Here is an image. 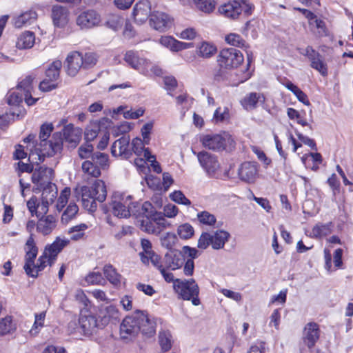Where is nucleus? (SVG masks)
I'll return each instance as SVG.
<instances>
[{"label":"nucleus","mask_w":353,"mask_h":353,"mask_svg":"<svg viewBox=\"0 0 353 353\" xmlns=\"http://www.w3.org/2000/svg\"><path fill=\"white\" fill-rule=\"evenodd\" d=\"M88 226L85 223H81L68 229V233L70 234V239L73 241H78L85 235V231Z\"/></svg>","instance_id":"09e8293b"},{"label":"nucleus","mask_w":353,"mask_h":353,"mask_svg":"<svg viewBox=\"0 0 353 353\" xmlns=\"http://www.w3.org/2000/svg\"><path fill=\"white\" fill-rule=\"evenodd\" d=\"M81 168L83 173L89 176L97 178L101 175L99 166L96 165L92 160L83 161L81 165Z\"/></svg>","instance_id":"79ce46f5"},{"label":"nucleus","mask_w":353,"mask_h":353,"mask_svg":"<svg viewBox=\"0 0 353 353\" xmlns=\"http://www.w3.org/2000/svg\"><path fill=\"white\" fill-rule=\"evenodd\" d=\"M193 4L198 10L206 14L212 12L216 6L214 0H196Z\"/></svg>","instance_id":"8fccbe9b"},{"label":"nucleus","mask_w":353,"mask_h":353,"mask_svg":"<svg viewBox=\"0 0 353 353\" xmlns=\"http://www.w3.org/2000/svg\"><path fill=\"white\" fill-rule=\"evenodd\" d=\"M173 288L179 298L185 301H191L192 303L196 306L200 305L201 302L199 299V288L194 279L183 280L176 279L174 281Z\"/></svg>","instance_id":"7ed1b4c3"},{"label":"nucleus","mask_w":353,"mask_h":353,"mask_svg":"<svg viewBox=\"0 0 353 353\" xmlns=\"http://www.w3.org/2000/svg\"><path fill=\"white\" fill-rule=\"evenodd\" d=\"M57 195V190H51L50 191H48L47 189L43 190L42 201L41 202H39L37 205L36 216L38 218L45 216L44 215L48 211L49 205L54 202Z\"/></svg>","instance_id":"393cba45"},{"label":"nucleus","mask_w":353,"mask_h":353,"mask_svg":"<svg viewBox=\"0 0 353 353\" xmlns=\"http://www.w3.org/2000/svg\"><path fill=\"white\" fill-rule=\"evenodd\" d=\"M197 158L201 166L209 176L219 177L221 167L215 155L202 151L197 154Z\"/></svg>","instance_id":"1a4fd4ad"},{"label":"nucleus","mask_w":353,"mask_h":353,"mask_svg":"<svg viewBox=\"0 0 353 353\" xmlns=\"http://www.w3.org/2000/svg\"><path fill=\"white\" fill-rule=\"evenodd\" d=\"M78 211V206L74 203H70L61 215V223L65 225L68 224L71 220L75 218Z\"/></svg>","instance_id":"c03bdc74"},{"label":"nucleus","mask_w":353,"mask_h":353,"mask_svg":"<svg viewBox=\"0 0 353 353\" xmlns=\"http://www.w3.org/2000/svg\"><path fill=\"white\" fill-rule=\"evenodd\" d=\"M61 68L62 62L60 60H55L48 65L44 78L39 82L38 88H56L60 78Z\"/></svg>","instance_id":"6e6552de"},{"label":"nucleus","mask_w":353,"mask_h":353,"mask_svg":"<svg viewBox=\"0 0 353 353\" xmlns=\"http://www.w3.org/2000/svg\"><path fill=\"white\" fill-rule=\"evenodd\" d=\"M230 236L228 232L222 230L211 233L203 232L198 240L197 247L199 249L205 250L211 245L214 250H220L223 248Z\"/></svg>","instance_id":"20e7f679"},{"label":"nucleus","mask_w":353,"mask_h":353,"mask_svg":"<svg viewBox=\"0 0 353 353\" xmlns=\"http://www.w3.org/2000/svg\"><path fill=\"white\" fill-rule=\"evenodd\" d=\"M139 317L137 316V312L131 316H126L122 321L120 326L121 334L123 338L134 336L139 332L138 322Z\"/></svg>","instance_id":"6ab92c4d"},{"label":"nucleus","mask_w":353,"mask_h":353,"mask_svg":"<svg viewBox=\"0 0 353 353\" xmlns=\"http://www.w3.org/2000/svg\"><path fill=\"white\" fill-rule=\"evenodd\" d=\"M37 79V74L32 73L23 79H19L14 88H30L32 86L33 82Z\"/></svg>","instance_id":"052dcab7"},{"label":"nucleus","mask_w":353,"mask_h":353,"mask_svg":"<svg viewBox=\"0 0 353 353\" xmlns=\"http://www.w3.org/2000/svg\"><path fill=\"white\" fill-rule=\"evenodd\" d=\"M118 316L119 311L117 308L112 305L101 308L99 312V317L103 326L108 324L112 319H117Z\"/></svg>","instance_id":"f704fd0d"},{"label":"nucleus","mask_w":353,"mask_h":353,"mask_svg":"<svg viewBox=\"0 0 353 353\" xmlns=\"http://www.w3.org/2000/svg\"><path fill=\"white\" fill-rule=\"evenodd\" d=\"M103 274L108 281L113 285L117 286L121 284L122 276L117 272L110 264H106L103 268Z\"/></svg>","instance_id":"e433bc0d"},{"label":"nucleus","mask_w":353,"mask_h":353,"mask_svg":"<svg viewBox=\"0 0 353 353\" xmlns=\"http://www.w3.org/2000/svg\"><path fill=\"white\" fill-rule=\"evenodd\" d=\"M100 21V15L94 10H88L81 12L76 19V23L81 29L92 28L97 26Z\"/></svg>","instance_id":"4468645a"},{"label":"nucleus","mask_w":353,"mask_h":353,"mask_svg":"<svg viewBox=\"0 0 353 353\" xmlns=\"http://www.w3.org/2000/svg\"><path fill=\"white\" fill-rule=\"evenodd\" d=\"M53 129L52 123H43L40 127L39 143H36L34 149L31 150L29 155L32 163L38 165L44 161L46 156L52 157L62 150L63 139L61 134H54L51 139L48 141Z\"/></svg>","instance_id":"f257e3e1"},{"label":"nucleus","mask_w":353,"mask_h":353,"mask_svg":"<svg viewBox=\"0 0 353 353\" xmlns=\"http://www.w3.org/2000/svg\"><path fill=\"white\" fill-rule=\"evenodd\" d=\"M91 160L101 168H105L108 165V155L105 153L97 152L92 155Z\"/></svg>","instance_id":"bf43d9fd"},{"label":"nucleus","mask_w":353,"mask_h":353,"mask_svg":"<svg viewBox=\"0 0 353 353\" xmlns=\"http://www.w3.org/2000/svg\"><path fill=\"white\" fill-rule=\"evenodd\" d=\"M56 259H52V256L50 255L49 251L44 250L43 254L39 258L37 265L33 264L31 267V272L35 275H29L32 277H37L39 272L43 270L48 265H52Z\"/></svg>","instance_id":"7c9ffc66"},{"label":"nucleus","mask_w":353,"mask_h":353,"mask_svg":"<svg viewBox=\"0 0 353 353\" xmlns=\"http://www.w3.org/2000/svg\"><path fill=\"white\" fill-rule=\"evenodd\" d=\"M194 233L193 227L189 223H184L180 225L177 229V234L181 239H190Z\"/></svg>","instance_id":"4d7b16f0"},{"label":"nucleus","mask_w":353,"mask_h":353,"mask_svg":"<svg viewBox=\"0 0 353 353\" xmlns=\"http://www.w3.org/2000/svg\"><path fill=\"white\" fill-rule=\"evenodd\" d=\"M264 97L259 93L251 92L248 96L241 100V104L246 110L255 108L259 101H263Z\"/></svg>","instance_id":"37998d69"},{"label":"nucleus","mask_w":353,"mask_h":353,"mask_svg":"<svg viewBox=\"0 0 353 353\" xmlns=\"http://www.w3.org/2000/svg\"><path fill=\"white\" fill-rule=\"evenodd\" d=\"M101 126L99 122H91L85 128L84 136L87 142L93 141L100 132Z\"/></svg>","instance_id":"49530a36"},{"label":"nucleus","mask_w":353,"mask_h":353,"mask_svg":"<svg viewBox=\"0 0 353 353\" xmlns=\"http://www.w3.org/2000/svg\"><path fill=\"white\" fill-rule=\"evenodd\" d=\"M241 3H242L241 0L229 1L221 5L218 8V12L226 18L237 19L242 13Z\"/></svg>","instance_id":"aec40b11"},{"label":"nucleus","mask_w":353,"mask_h":353,"mask_svg":"<svg viewBox=\"0 0 353 353\" xmlns=\"http://www.w3.org/2000/svg\"><path fill=\"white\" fill-rule=\"evenodd\" d=\"M201 141L205 148L214 151L223 150L228 145H232L234 143L232 136L228 132L206 134L202 137Z\"/></svg>","instance_id":"423d86ee"},{"label":"nucleus","mask_w":353,"mask_h":353,"mask_svg":"<svg viewBox=\"0 0 353 353\" xmlns=\"http://www.w3.org/2000/svg\"><path fill=\"white\" fill-rule=\"evenodd\" d=\"M66 72L69 76L74 77L83 69L82 53L78 51L71 52L65 60Z\"/></svg>","instance_id":"412c9836"},{"label":"nucleus","mask_w":353,"mask_h":353,"mask_svg":"<svg viewBox=\"0 0 353 353\" xmlns=\"http://www.w3.org/2000/svg\"><path fill=\"white\" fill-rule=\"evenodd\" d=\"M333 226L332 222L327 223H318L312 228L310 236L316 239H322L332 233Z\"/></svg>","instance_id":"473e14b6"},{"label":"nucleus","mask_w":353,"mask_h":353,"mask_svg":"<svg viewBox=\"0 0 353 353\" xmlns=\"http://www.w3.org/2000/svg\"><path fill=\"white\" fill-rule=\"evenodd\" d=\"M171 23L170 18L165 12L153 11L150 14V26L159 32H165L170 27Z\"/></svg>","instance_id":"a211bd4d"},{"label":"nucleus","mask_w":353,"mask_h":353,"mask_svg":"<svg viewBox=\"0 0 353 353\" xmlns=\"http://www.w3.org/2000/svg\"><path fill=\"white\" fill-rule=\"evenodd\" d=\"M123 23V19L118 16H112L106 21L107 27L115 32L121 28Z\"/></svg>","instance_id":"69168bd1"},{"label":"nucleus","mask_w":353,"mask_h":353,"mask_svg":"<svg viewBox=\"0 0 353 353\" xmlns=\"http://www.w3.org/2000/svg\"><path fill=\"white\" fill-rule=\"evenodd\" d=\"M45 318V312H42L39 314H35L34 322L32 328L30 330V334L32 336H36L39 332L40 330L43 327Z\"/></svg>","instance_id":"864d4df0"},{"label":"nucleus","mask_w":353,"mask_h":353,"mask_svg":"<svg viewBox=\"0 0 353 353\" xmlns=\"http://www.w3.org/2000/svg\"><path fill=\"white\" fill-rule=\"evenodd\" d=\"M216 47L210 43L203 41L196 47V53L199 57L208 59L216 52Z\"/></svg>","instance_id":"58836bf2"},{"label":"nucleus","mask_w":353,"mask_h":353,"mask_svg":"<svg viewBox=\"0 0 353 353\" xmlns=\"http://www.w3.org/2000/svg\"><path fill=\"white\" fill-rule=\"evenodd\" d=\"M80 327L85 335H91L98 328L102 327L101 323H99L94 315H83L79 319Z\"/></svg>","instance_id":"bb28decb"},{"label":"nucleus","mask_w":353,"mask_h":353,"mask_svg":"<svg viewBox=\"0 0 353 353\" xmlns=\"http://www.w3.org/2000/svg\"><path fill=\"white\" fill-rule=\"evenodd\" d=\"M37 13L34 10H26L12 18V24L16 28H21L33 24L37 19Z\"/></svg>","instance_id":"b1692460"},{"label":"nucleus","mask_w":353,"mask_h":353,"mask_svg":"<svg viewBox=\"0 0 353 353\" xmlns=\"http://www.w3.org/2000/svg\"><path fill=\"white\" fill-rule=\"evenodd\" d=\"M17 329L16 324L11 316H6L0 319V336L12 334Z\"/></svg>","instance_id":"ea45409f"},{"label":"nucleus","mask_w":353,"mask_h":353,"mask_svg":"<svg viewBox=\"0 0 353 353\" xmlns=\"http://www.w3.org/2000/svg\"><path fill=\"white\" fill-rule=\"evenodd\" d=\"M184 263V255L181 252L178 250H172L167 252L163 258L165 267L172 270L179 269Z\"/></svg>","instance_id":"5701e85b"},{"label":"nucleus","mask_w":353,"mask_h":353,"mask_svg":"<svg viewBox=\"0 0 353 353\" xmlns=\"http://www.w3.org/2000/svg\"><path fill=\"white\" fill-rule=\"evenodd\" d=\"M88 284L99 285L105 282L102 274L97 272H92L89 273L85 279Z\"/></svg>","instance_id":"774afa93"},{"label":"nucleus","mask_w":353,"mask_h":353,"mask_svg":"<svg viewBox=\"0 0 353 353\" xmlns=\"http://www.w3.org/2000/svg\"><path fill=\"white\" fill-rule=\"evenodd\" d=\"M35 42V34L31 31H25L18 37L16 46L18 49H30L33 47Z\"/></svg>","instance_id":"72a5a7b5"},{"label":"nucleus","mask_w":353,"mask_h":353,"mask_svg":"<svg viewBox=\"0 0 353 353\" xmlns=\"http://www.w3.org/2000/svg\"><path fill=\"white\" fill-rule=\"evenodd\" d=\"M6 103L12 108H16L14 112H18L19 108H23L21 105L23 100V96L21 93L17 91H9L4 99Z\"/></svg>","instance_id":"4c0bfd02"},{"label":"nucleus","mask_w":353,"mask_h":353,"mask_svg":"<svg viewBox=\"0 0 353 353\" xmlns=\"http://www.w3.org/2000/svg\"><path fill=\"white\" fill-rule=\"evenodd\" d=\"M310 65L312 68L317 70L322 76L325 77L327 75L328 72L327 64L323 61L321 57L315 61H312Z\"/></svg>","instance_id":"0e129e2a"},{"label":"nucleus","mask_w":353,"mask_h":353,"mask_svg":"<svg viewBox=\"0 0 353 353\" xmlns=\"http://www.w3.org/2000/svg\"><path fill=\"white\" fill-rule=\"evenodd\" d=\"M70 243V240L63 238L57 237L55 241L50 245L46 247L45 250L49 251L52 259H56L58 254Z\"/></svg>","instance_id":"c9c22d12"},{"label":"nucleus","mask_w":353,"mask_h":353,"mask_svg":"<svg viewBox=\"0 0 353 353\" xmlns=\"http://www.w3.org/2000/svg\"><path fill=\"white\" fill-rule=\"evenodd\" d=\"M246 53H247V68H246V70L243 71L242 72L241 74L243 75V77H241L240 79H239L237 82L234 81L232 83V86H238L239 85V83L246 81L252 76V72L250 71V68L251 63L254 61V57H253V54H252V51L247 50Z\"/></svg>","instance_id":"de8ad7c7"},{"label":"nucleus","mask_w":353,"mask_h":353,"mask_svg":"<svg viewBox=\"0 0 353 353\" xmlns=\"http://www.w3.org/2000/svg\"><path fill=\"white\" fill-rule=\"evenodd\" d=\"M319 338V328L317 323L310 322L306 324L303 332V341L305 344L312 348Z\"/></svg>","instance_id":"cd10ccee"},{"label":"nucleus","mask_w":353,"mask_h":353,"mask_svg":"<svg viewBox=\"0 0 353 353\" xmlns=\"http://www.w3.org/2000/svg\"><path fill=\"white\" fill-rule=\"evenodd\" d=\"M238 175L239 179L245 183H254L258 175V169L256 163H243L238 169Z\"/></svg>","instance_id":"f3484780"},{"label":"nucleus","mask_w":353,"mask_h":353,"mask_svg":"<svg viewBox=\"0 0 353 353\" xmlns=\"http://www.w3.org/2000/svg\"><path fill=\"white\" fill-rule=\"evenodd\" d=\"M63 135L64 139L74 147L81 139L82 130L79 128L74 127L72 124H68L63 128Z\"/></svg>","instance_id":"c756f323"},{"label":"nucleus","mask_w":353,"mask_h":353,"mask_svg":"<svg viewBox=\"0 0 353 353\" xmlns=\"http://www.w3.org/2000/svg\"><path fill=\"white\" fill-rule=\"evenodd\" d=\"M145 144L143 139L135 138L132 141V150L137 157H143L148 161H151L154 156L150 154L148 148H145Z\"/></svg>","instance_id":"2f4dec72"},{"label":"nucleus","mask_w":353,"mask_h":353,"mask_svg":"<svg viewBox=\"0 0 353 353\" xmlns=\"http://www.w3.org/2000/svg\"><path fill=\"white\" fill-rule=\"evenodd\" d=\"M141 245L143 251L139 253V256L143 263H148V257L154 253L152 250V243L149 240L142 239L141 241Z\"/></svg>","instance_id":"3c124183"},{"label":"nucleus","mask_w":353,"mask_h":353,"mask_svg":"<svg viewBox=\"0 0 353 353\" xmlns=\"http://www.w3.org/2000/svg\"><path fill=\"white\" fill-rule=\"evenodd\" d=\"M77 196H81L83 207L89 212H94L97 205L96 201L103 202L107 196L105 183L96 180L91 187L83 185L74 190Z\"/></svg>","instance_id":"f03ea898"},{"label":"nucleus","mask_w":353,"mask_h":353,"mask_svg":"<svg viewBox=\"0 0 353 353\" xmlns=\"http://www.w3.org/2000/svg\"><path fill=\"white\" fill-rule=\"evenodd\" d=\"M53 175V170L46 166L35 168L32 175V181L37 185L38 189H47L48 191L56 190V185L50 182Z\"/></svg>","instance_id":"0eeeda50"},{"label":"nucleus","mask_w":353,"mask_h":353,"mask_svg":"<svg viewBox=\"0 0 353 353\" xmlns=\"http://www.w3.org/2000/svg\"><path fill=\"white\" fill-rule=\"evenodd\" d=\"M141 228L142 230L149 234H159L160 230L157 229L155 222L151 219H143L141 221Z\"/></svg>","instance_id":"5fc2aeb1"},{"label":"nucleus","mask_w":353,"mask_h":353,"mask_svg":"<svg viewBox=\"0 0 353 353\" xmlns=\"http://www.w3.org/2000/svg\"><path fill=\"white\" fill-rule=\"evenodd\" d=\"M159 343L163 352L170 350L172 345V336L168 330H163L159 334Z\"/></svg>","instance_id":"a18cd8bd"},{"label":"nucleus","mask_w":353,"mask_h":353,"mask_svg":"<svg viewBox=\"0 0 353 353\" xmlns=\"http://www.w3.org/2000/svg\"><path fill=\"white\" fill-rule=\"evenodd\" d=\"M152 12L150 2L148 0H141L134 5L132 14L137 23L142 24L150 19Z\"/></svg>","instance_id":"2eb2a0df"},{"label":"nucleus","mask_w":353,"mask_h":353,"mask_svg":"<svg viewBox=\"0 0 353 353\" xmlns=\"http://www.w3.org/2000/svg\"><path fill=\"white\" fill-rule=\"evenodd\" d=\"M178 241L177 236L174 233L167 232L161 238V245L168 249H172Z\"/></svg>","instance_id":"13d9d810"},{"label":"nucleus","mask_w":353,"mask_h":353,"mask_svg":"<svg viewBox=\"0 0 353 353\" xmlns=\"http://www.w3.org/2000/svg\"><path fill=\"white\" fill-rule=\"evenodd\" d=\"M83 69H88L96 65L97 56L93 52L82 53Z\"/></svg>","instance_id":"6e6d98bb"},{"label":"nucleus","mask_w":353,"mask_h":353,"mask_svg":"<svg viewBox=\"0 0 353 353\" xmlns=\"http://www.w3.org/2000/svg\"><path fill=\"white\" fill-rule=\"evenodd\" d=\"M57 226V219L52 215L41 216L37 223V230L43 235L50 234Z\"/></svg>","instance_id":"c85d7f7f"},{"label":"nucleus","mask_w":353,"mask_h":353,"mask_svg":"<svg viewBox=\"0 0 353 353\" xmlns=\"http://www.w3.org/2000/svg\"><path fill=\"white\" fill-rule=\"evenodd\" d=\"M50 17L52 24L56 28H64L70 20V11L68 8L61 5H53L51 8Z\"/></svg>","instance_id":"f8f14e48"},{"label":"nucleus","mask_w":353,"mask_h":353,"mask_svg":"<svg viewBox=\"0 0 353 353\" xmlns=\"http://www.w3.org/2000/svg\"><path fill=\"white\" fill-rule=\"evenodd\" d=\"M26 263L24 265V270L28 275H35L31 272V267L34 263V259L37 257L38 249L35 245L33 238V234H31L28 239L26 245Z\"/></svg>","instance_id":"dca6fc26"},{"label":"nucleus","mask_w":353,"mask_h":353,"mask_svg":"<svg viewBox=\"0 0 353 353\" xmlns=\"http://www.w3.org/2000/svg\"><path fill=\"white\" fill-rule=\"evenodd\" d=\"M26 114V110L23 108H19L18 112H11L10 114H4L0 115V128H3L8 125L11 120H14V117L21 119Z\"/></svg>","instance_id":"a19ab883"},{"label":"nucleus","mask_w":353,"mask_h":353,"mask_svg":"<svg viewBox=\"0 0 353 353\" xmlns=\"http://www.w3.org/2000/svg\"><path fill=\"white\" fill-rule=\"evenodd\" d=\"M124 61L132 68L137 70L139 73L147 74L151 66V61L142 57L139 52L134 50L127 51L124 55Z\"/></svg>","instance_id":"9d476101"},{"label":"nucleus","mask_w":353,"mask_h":353,"mask_svg":"<svg viewBox=\"0 0 353 353\" xmlns=\"http://www.w3.org/2000/svg\"><path fill=\"white\" fill-rule=\"evenodd\" d=\"M131 196H114L110 203L113 214L119 218H128L130 216V208Z\"/></svg>","instance_id":"9b49d317"},{"label":"nucleus","mask_w":353,"mask_h":353,"mask_svg":"<svg viewBox=\"0 0 353 353\" xmlns=\"http://www.w3.org/2000/svg\"><path fill=\"white\" fill-rule=\"evenodd\" d=\"M244 60L243 54L234 48L222 49L217 57V63L221 68L233 69L240 65Z\"/></svg>","instance_id":"39448f33"},{"label":"nucleus","mask_w":353,"mask_h":353,"mask_svg":"<svg viewBox=\"0 0 353 353\" xmlns=\"http://www.w3.org/2000/svg\"><path fill=\"white\" fill-rule=\"evenodd\" d=\"M130 137L126 135L116 140L111 147L112 156L122 159H129L132 154L130 148Z\"/></svg>","instance_id":"ddd939ff"},{"label":"nucleus","mask_w":353,"mask_h":353,"mask_svg":"<svg viewBox=\"0 0 353 353\" xmlns=\"http://www.w3.org/2000/svg\"><path fill=\"white\" fill-rule=\"evenodd\" d=\"M141 212V217L147 219H152L154 216V214L157 213L155 211L154 208L150 202H144L142 203V207L140 208Z\"/></svg>","instance_id":"e2e57ef3"},{"label":"nucleus","mask_w":353,"mask_h":353,"mask_svg":"<svg viewBox=\"0 0 353 353\" xmlns=\"http://www.w3.org/2000/svg\"><path fill=\"white\" fill-rule=\"evenodd\" d=\"M197 218L201 223L208 225H212L216 222L215 216L207 211L198 213Z\"/></svg>","instance_id":"338daca9"},{"label":"nucleus","mask_w":353,"mask_h":353,"mask_svg":"<svg viewBox=\"0 0 353 353\" xmlns=\"http://www.w3.org/2000/svg\"><path fill=\"white\" fill-rule=\"evenodd\" d=\"M137 316L139 317V332H141L143 335L147 336L154 335L156 332V323L154 321L151 319L147 314L142 311H137Z\"/></svg>","instance_id":"4be33fe9"},{"label":"nucleus","mask_w":353,"mask_h":353,"mask_svg":"<svg viewBox=\"0 0 353 353\" xmlns=\"http://www.w3.org/2000/svg\"><path fill=\"white\" fill-rule=\"evenodd\" d=\"M159 43L174 52H177L193 46L192 43L180 41L172 36H162L159 39Z\"/></svg>","instance_id":"a878e982"},{"label":"nucleus","mask_w":353,"mask_h":353,"mask_svg":"<svg viewBox=\"0 0 353 353\" xmlns=\"http://www.w3.org/2000/svg\"><path fill=\"white\" fill-rule=\"evenodd\" d=\"M70 188H65L60 193L58 198L56 208L57 210L61 211L65 206L68 201L69 196L70 195Z\"/></svg>","instance_id":"680f3d73"},{"label":"nucleus","mask_w":353,"mask_h":353,"mask_svg":"<svg viewBox=\"0 0 353 353\" xmlns=\"http://www.w3.org/2000/svg\"><path fill=\"white\" fill-rule=\"evenodd\" d=\"M225 41L230 45L241 48H247L248 46L245 41L239 34L235 33H230L225 36Z\"/></svg>","instance_id":"603ef678"}]
</instances>
